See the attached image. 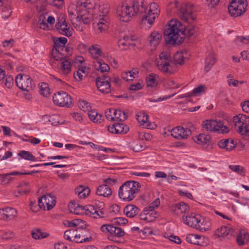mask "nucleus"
I'll return each mask as SVG.
<instances>
[{"instance_id": "nucleus-40", "label": "nucleus", "mask_w": 249, "mask_h": 249, "mask_svg": "<svg viewBox=\"0 0 249 249\" xmlns=\"http://www.w3.org/2000/svg\"><path fill=\"white\" fill-rule=\"evenodd\" d=\"M216 60L214 56L213 55H209L205 60L204 70L206 72L210 71L213 66L215 63Z\"/></svg>"}, {"instance_id": "nucleus-62", "label": "nucleus", "mask_w": 249, "mask_h": 249, "mask_svg": "<svg viewBox=\"0 0 249 249\" xmlns=\"http://www.w3.org/2000/svg\"><path fill=\"white\" fill-rule=\"evenodd\" d=\"M84 221L78 219H73L70 222H69L68 227H76L80 224V223H84Z\"/></svg>"}, {"instance_id": "nucleus-53", "label": "nucleus", "mask_w": 249, "mask_h": 249, "mask_svg": "<svg viewBox=\"0 0 249 249\" xmlns=\"http://www.w3.org/2000/svg\"><path fill=\"white\" fill-rule=\"evenodd\" d=\"M249 41V37H244L241 36H238L236 37L234 40L235 43L239 45L240 43H241L242 44H247Z\"/></svg>"}, {"instance_id": "nucleus-32", "label": "nucleus", "mask_w": 249, "mask_h": 249, "mask_svg": "<svg viewBox=\"0 0 249 249\" xmlns=\"http://www.w3.org/2000/svg\"><path fill=\"white\" fill-rule=\"evenodd\" d=\"M90 190L89 187L82 185H79L75 189V194H77L79 198H85L87 197Z\"/></svg>"}, {"instance_id": "nucleus-34", "label": "nucleus", "mask_w": 249, "mask_h": 249, "mask_svg": "<svg viewBox=\"0 0 249 249\" xmlns=\"http://www.w3.org/2000/svg\"><path fill=\"white\" fill-rule=\"evenodd\" d=\"M194 141L199 144H208L211 140V137L209 135L200 134L193 137Z\"/></svg>"}, {"instance_id": "nucleus-30", "label": "nucleus", "mask_w": 249, "mask_h": 249, "mask_svg": "<svg viewBox=\"0 0 249 249\" xmlns=\"http://www.w3.org/2000/svg\"><path fill=\"white\" fill-rule=\"evenodd\" d=\"M61 62L59 63L62 72L66 74H68L71 71V64L69 58L64 57L62 60H59Z\"/></svg>"}, {"instance_id": "nucleus-57", "label": "nucleus", "mask_w": 249, "mask_h": 249, "mask_svg": "<svg viewBox=\"0 0 249 249\" xmlns=\"http://www.w3.org/2000/svg\"><path fill=\"white\" fill-rule=\"evenodd\" d=\"M198 237V235H194V234H190L188 235L186 237V240L188 243L194 244L198 245V243L197 242H196L195 240L197 239Z\"/></svg>"}, {"instance_id": "nucleus-35", "label": "nucleus", "mask_w": 249, "mask_h": 249, "mask_svg": "<svg viewBox=\"0 0 249 249\" xmlns=\"http://www.w3.org/2000/svg\"><path fill=\"white\" fill-rule=\"evenodd\" d=\"M19 175V173L18 171H14L6 174H1L0 175V184L2 185L8 184L13 179V178L11 177V176H16Z\"/></svg>"}, {"instance_id": "nucleus-7", "label": "nucleus", "mask_w": 249, "mask_h": 249, "mask_svg": "<svg viewBox=\"0 0 249 249\" xmlns=\"http://www.w3.org/2000/svg\"><path fill=\"white\" fill-rule=\"evenodd\" d=\"M228 6L229 14L234 17L242 15L246 11L248 5L247 0H230Z\"/></svg>"}, {"instance_id": "nucleus-22", "label": "nucleus", "mask_w": 249, "mask_h": 249, "mask_svg": "<svg viewBox=\"0 0 249 249\" xmlns=\"http://www.w3.org/2000/svg\"><path fill=\"white\" fill-rule=\"evenodd\" d=\"M137 120L141 125L148 128L152 129L154 128V126H156L155 124H152L151 122H149L148 116L145 113L140 112L137 115Z\"/></svg>"}, {"instance_id": "nucleus-11", "label": "nucleus", "mask_w": 249, "mask_h": 249, "mask_svg": "<svg viewBox=\"0 0 249 249\" xmlns=\"http://www.w3.org/2000/svg\"><path fill=\"white\" fill-rule=\"evenodd\" d=\"M15 81L17 86L20 89L27 92L32 90L35 86L32 79L27 75L18 74Z\"/></svg>"}, {"instance_id": "nucleus-29", "label": "nucleus", "mask_w": 249, "mask_h": 249, "mask_svg": "<svg viewBox=\"0 0 249 249\" xmlns=\"http://www.w3.org/2000/svg\"><path fill=\"white\" fill-rule=\"evenodd\" d=\"M161 38V35L160 33L156 31L151 33L149 37V41L151 46L153 47V49L159 44Z\"/></svg>"}, {"instance_id": "nucleus-39", "label": "nucleus", "mask_w": 249, "mask_h": 249, "mask_svg": "<svg viewBox=\"0 0 249 249\" xmlns=\"http://www.w3.org/2000/svg\"><path fill=\"white\" fill-rule=\"evenodd\" d=\"M158 76L155 73L149 74L146 78V85L148 87H154L158 84Z\"/></svg>"}, {"instance_id": "nucleus-10", "label": "nucleus", "mask_w": 249, "mask_h": 249, "mask_svg": "<svg viewBox=\"0 0 249 249\" xmlns=\"http://www.w3.org/2000/svg\"><path fill=\"white\" fill-rule=\"evenodd\" d=\"M233 122L235 126H238V133L249 137V116L239 114L233 117Z\"/></svg>"}, {"instance_id": "nucleus-59", "label": "nucleus", "mask_w": 249, "mask_h": 249, "mask_svg": "<svg viewBox=\"0 0 249 249\" xmlns=\"http://www.w3.org/2000/svg\"><path fill=\"white\" fill-rule=\"evenodd\" d=\"M177 7V1L170 2L167 6V13L170 15L172 14V13L174 12V11H173V9L175 8H176Z\"/></svg>"}, {"instance_id": "nucleus-3", "label": "nucleus", "mask_w": 249, "mask_h": 249, "mask_svg": "<svg viewBox=\"0 0 249 249\" xmlns=\"http://www.w3.org/2000/svg\"><path fill=\"white\" fill-rule=\"evenodd\" d=\"M109 6L107 4L93 6L92 9V18L97 23L98 29L100 32L105 31L108 27Z\"/></svg>"}, {"instance_id": "nucleus-37", "label": "nucleus", "mask_w": 249, "mask_h": 249, "mask_svg": "<svg viewBox=\"0 0 249 249\" xmlns=\"http://www.w3.org/2000/svg\"><path fill=\"white\" fill-rule=\"evenodd\" d=\"M87 208L89 214L92 215L94 218H100L105 217V213L102 210H97L91 205H88Z\"/></svg>"}, {"instance_id": "nucleus-21", "label": "nucleus", "mask_w": 249, "mask_h": 249, "mask_svg": "<svg viewBox=\"0 0 249 249\" xmlns=\"http://www.w3.org/2000/svg\"><path fill=\"white\" fill-rule=\"evenodd\" d=\"M189 210V206L183 202L176 203L171 207L172 213L176 215H180L183 213H186Z\"/></svg>"}, {"instance_id": "nucleus-5", "label": "nucleus", "mask_w": 249, "mask_h": 249, "mask_svg": "<svg viewBox=\"0 0 249 249\" xmlns=\"http://www.w3.org/2000/svg\"><path fill=\"white\" fill-rule=\"evenodd\" d=\"M140 187V183L137 181H126L120 187L119 196L124 200L130 201L136 197Z\"/></svg>"}, {"instance_id": "nucleus-9", "label": "nucleus", "mask_w": 249, "mask_h": 249, "mask_svg": "<svg viewBox=\"0 0 249 249\" xmlns=\"http://www.w3.org/2000/svg\"><path fill=\"white\" fill-rule=\"evenodd\" d=\"M202 125L203 129L211 132L227 133L229 131V128L224 125L222 121L217 122L213 120H206L203 122Z\"/></svg>"}, {"instance_id": "nucleus-15", "label": "nucleus", "mask_w": 249, "mask_h": 249, "mask_svg": "<svg viewBox=\"0 0 249 249\" xmlns=\"http://www.w3.org/2000/svg\"><path fill=\"white\" fill-rule=\"evenodd\" d=\"M55 27L59 33L62 35L67 36H70L72 35V29H70L63 16L58 18Z\"/></svg>"}, {"instance_id": "nucleus-33", "label": "nucleus", "mask_w": 249, "mask_h": 249, "mask_svg": "<svg viewBox=\"0 0 249 249\" xmlns=\"http://www.w3.org/2000/svg\"><path fill=\"white\" fill-rule=\"evenodd\" d=\"M93 63L95 70L102 73L107 72L110 69L108 65L104 63L102 60H94Z\"/></svg>"}, {"instance_id": "nucleus-64", "label": "nucleus", "mask_w": 249, "mask_h": 249, "mask_svg": "<svg viewBox=\"0 0 249 249\" xmlns=\"http://www.w3.org/2000/svg\"><path fill=\"white\" fill-rule=\"evenodd\" d=\"M242 110L246 113H249V101H246L241 104Z\"/></svg>"}, {"instance_id": "nucleus-58", "label": "nucleus", "mask_w": 249, "mask_h": 249, "mask_svg": "<svg viewBox=\"0 0 249 249\" xmlns=\"http://www.w3.org/2000/svg\"><path fill=\"white\" fill-rule=\"evenodd\" d=\"M229 168L235 172L241 175V173L243 172L244 168L240 165H231L229 166Z\"/></svg>"}, {"instance_id": "nucleus-1", "label": "nucleus", "mask_w": 249, "mask_h": 249, "mask_svg": "<svg viewBox=\"0 0 249 249\" xmlns=\"http://www.w3.org/2000/svg\"><path fill=\"white\" fill-rule=\"evenodd\" d=\"M159 13V5L155 2L150 4L147 12L143 0H135L130 3H123L118 6L117 9L120 20L123 22L129 21L132 17L137 14L143 13L142 21H146L149 25L153 24Z\"/></svg>"}, {"instance_id": "nucleus-48", "label": "nucleus", "mask_w": 249, "mask_h": 249, "mask_svg": "<svg viewBox=\"0 0 249 249\" xmlns=\"http://www.w3.org/2000/svg\"><path fill=\"white\" fill-rule=\"evenodd\" d=\"M207 87L205 85H200L193 90L194 95L198 96L204 93L207 90Z\"/></svg>"}, {"instance_id": "nucleus-16", "label": "nucleus", "mask_w": 249, "mask_h": 249, "mask_svg": "<svg viewBox=\"0 0 249 249\" xmlns=\"http://www.w3.org/2000/svg\"><path fill=\"white\" fill-rule=\"evenodd\" d=\"M191 134V130L188 128H184L182 126H177L172 129L171 131V135L175 138L178 140L186 139Z\"/></svg>"}, {"instance_id": "nucleus-46", "label": "nucleus", "mask_w": 249, "mask_h": 249, "mask_svg": "<svg viewBox=\"0 0 249 249\" xmlns=\"http://www.w3.org/2000/svg\"><path fill=\"white\" fill-rule=\"evenodd\" d=\"M184 56L182 52H177L174 55L173 61L174 63L182 65L184 63Z\"/></svg>"}, {"instance_id": "nucleus-2", "label": "nucleus", "mask_w": 249, "mask_h": 249, "mask_svg": "<svg viewBox=\"0 0 249 249\" xmlns=\"http://www.w3.org/2000/svg\"><path fill=\"white\" fill-rule=\"evenodd\" d=\"M184 32L180 21L171 20L164 29L163 35L166 42L172 45L182 43L184 41Z\"/></svg>"}, {"instance_id": "nucleus-8", "label": "nucleus", "mask_w": 249, "mask_h": 249, "mask_svg": "<svg viewBox=\"0 0 249 249\" xmlns=\"http://www.w3.org/2000/svg\"><path fill=\"white\" fill-rule=\"evenodd\" d=\"M193 7L191 3L182 4L178 10V15L182 20L191 23L196 19V15L193 11Z\"/></svg>"}, {"instance_id": "nucleus-60", "label": "nucleus", "mask_w": 249, "mask_h": 249, "mask_svg": "<svg viewBox=\"0 0 249 249\" xmlns=\"http://www.w3.org/2000/svg\"><path fill=\"white\" fill-rule=\"evenodd\" d=\"M13 78L11 76H7L5 78L4 85L8 88H10L13 85Z\"/></svg>"}, {"instance_id": "nucleus-38", "label": "nucleus", "mask_w": 249, "mask_h": 249, "mask_svg": "<svg viewBox=\"0 0 249 249\" xmlns=\"http://www.w3.org/2000/svg\"><path fill=\"white\" fill-rule=\"evenodd\" d=\"M89 52L95 60H98L99 57L101 55L102 52L101 49L97 45H93L89 48Z\"/></svg>"}, {"instance_id": "nucleus-55", "label": "nucleus", "mask_w": 249, "mask_h": 249, "mask_svg": "<svg viewBox=\"0 0 249 249\" xmlns=\"http://www.w3.org/2000/svg\"><path fill=\"white\" fill-rule=\"evenodd\" d=\"M14 233L10 231H7L2 232L1 234V237L4 240H8L13 238Z\"/></svg>"}, {"instance_id": "nucleus-41", "label": "nucleus", "mask_w": 249, "mask_h": 249, "mask_svg": "<svg viewBox=\"0 0 249 249\" xmlns=\"http://www.w3.org/2000/svg\"><path fill=\"white\" fill-rule=\"evenodd\" d=\"M88 206H82L79 204H74L73 209L74 210L72 212L78 215H83L86 214L87 215L89 214V211H88Z\"/></svg>"}, {"instance_id": "nucleus-20", "label": "nucleus", "mask_w": 249, "mask_h": 249, "mask_svg": "<svg viewBox=\"0 0 249 249\" xmlns=\"http://www.w3.org/2000/svg\"><path fill=\"white\" fill-rule=\"evenodd\" d=\"M200 216L195 213H191L187 215L182 216V221L184 224L189 227L195 228Z\"/></svg>"}, {"instance_id": "nucleus-18", "label": "nucleus", "mask_w": 249, "mask_h": 249, "mask_svg": "<svg viewBox=\"0 0 249 249\" xmlns=\"http://www.w3.org/2000/svg\"><path fill=\"white\" fill-rule=\"evenodd\" d=\"M17 217V210L11 207H6L0 209V219L9 221Z\"/></svg>"}, {"instance_id": "nucleus-47", "label": "nucleus", "mask_w": 249, "mask_h": 249, "mask_svg": "<svg viewBox=\"0 0 249 249\" xmlns=\"http://www.w3.org/2000/svg\"><path fill=\"white\" fill-rule=\"evenodd\" d=\"M117 134H125L129 130L128 126L123 123L115 124Z\"/></svg>"}, {"instance_id": "nucleus-36", "label": "nucleus", "mask_w": 249, "mask_h": 249, "mask_svg": "<svg viewBox=\"0 0 249 249\" xmlns=\"http://www.w3.org/2000/svg\"><path fill=\"white\" fill-rule=\"evenodd\" d=\"M132 40V37L124 36L123 38L118 40V45L121 50H125L130 47L131 45L130 41Z\"/></svg>"}, {"instance_id": "nucleus-42", "label": "nucleus", "mask_w": 249, "mask_h": 249, "mask_svg": "<svg viewBox=\"0 0 249 249\" xmlns=\"http://www.w3.org/2000/svg\"><path fill=\"white\" fill-rule=\"evenodd\" d=\"M232 231V229H231L227 226H223L216 230L215 234L220 237L227 236L230 234H231Z\"/></svg>"}, {"instance_id": "nucleus-19", "label": "nucleus", "mask_w": 249, "mask_h": 249, "mask_svg": "<svg viewBox=\"0 0 249 249\" xmlns=\"http://www.w3.org/2000/svg\"><path fill=\"white\" fill-rule=\"evenodd\" d=\"M65 49V46L62 45V44H56V40L54 41V46L52 50V56L56 61L62 60L65 57V54L63 53Z\"/></svg>"}, {"instance_id": "nucleus-13", "label": "nucleus", "mask_w": 249, "mask_h": 249, "mask_svg": "<svg viewBox=\"0 0 249 249\" xmlns=\"http://www.w3.org/2000/svg\"><path fill=\"white\" fill-rule=\"evenodd\" d=\"M110 82L111 78L106 75L98 76L96 79V85L98 89L104 94L110 92Z\"/></svg>"}, {"instance_id": "nucleus-45", "label": "nucleus", "mask_w": 249, "mask_h": 249, "mask_svg": "<svg viewBox=\"0 0 249 249\" xmlns=\"http://www.w3.org/2000/svg\"><path fill=\"white\" fill-rule=\"evenodd\" d=\"M18 155L21 158L28 160L35 161L36 160V157L33 154L27 151H21L18 153Z\"/></svg>"}, {"instance_id": "nucleus-56", "label": "nucleus", "mask_w": 249, "mask_h": 249, "mask_svg": "<svg viewBox=\"0 0 249 249\" xmlns=\"http://www.w3.org/2000/svg\"><path fill=\"white\" fill-rule=\"evenodd\" d=\"M113 222L117 225H124L128 222L127 219L123 217H117L113 219Z\"/></svg>"}, {"instance_id": "nucleus-44", "label": "nucleus", "mask_w": 249, "mask_h": 249, "mask_svg": "<svg viewBox=\"0 0 249 249\" xmlns=\"http://www.w3.org/2000/svg\"><path fill=\"white\" fill-rule=\"evenodd\" d=\"M39 89L40 90V93L41 95L48 97L50 95V89L48 84L46 83H41L38 85Z\"/></svg>"}, {"instance_id": "nucleus-49", "label": "nucleus", "mask_w": 249, "mask_h": 249, "mask_svg": "<svg viewBox=\"0 0 249 249\" xmlns=\"http://www.w3.org/2000/svg\"><path fill=\"white\" fill-rule=\"evenodd\" d=\"M116 114H114L115 118L120 121H124L127 118V115L124 111L120 110H116Z\"/></svg>"}, {"instance_id": "nucleus-25", "label": "nucleus", "mask_w": 249, "mask_h": 249, "mask_svg": "<svg viewBox=\"0 0 249 249\" xmlns=\"http://www.w3.org/2000/svg\"><path fill=\"white\" fill-rule=\"evenodd\" d=\"M211 222L209 219L203 218L201 220L199 218V222L197 223L196 229L201 231H204L210 230L211 228Z\"/></svg>"}, {"instance_id": "nucleus-26", "label": "nucleus", "mask_w": 249, "mask_h": 249, "mask_svg": "<svg viewBox=\"0 0 249 249\" xmlns=\"http://www.w3.org/2000/svg\"><path fill=\"white\" fill-rule=\"evenodd\" d=\"M96 194L104 197H109L112 194V190L107 184L100 185L96 191Z\"/></svg>"}, {"instance_id": "nucleus-14", "label": "nucleus", "mask_w": 249, "mask_h": 249, "mask_svg": "<svg viewBox=\"0 0 249 249\" xmlns=\"http://www.w3.org/2000/svg\"><path fill=\"white\" fill-rule=\"evenodd\" d=\"M39 207L45 209L47 207L48 210L52 209L55 205L56 201L54 196L51 194H47L40 197L38 200Z\"/></svg>"}, {"instance_id": "nucleus-23", "label": "nucleus", "mask_w": 249, "mask_h": 249, "mask_svg": "<svg viewBox=\"0 0 249 249\" xmlns=\"http://www.w3.org/2000/svg\"><path fill=\"white\" fill-rule=\"evenodd\" d=\"M158 216V214L156 212H151L148 211L145 208L143 211L140 214V218L141 220L149 222L152 221Z\"/></svg>"}, {"instance_id": "nucleus-54", "label": "nucleus", "mask_w": 249, "mask_h": 249, "mask_svg": "<svg viewBox=\"0 0 249 249\" xmlns=\"http://www.w3.org/2000/svg\"><path fill=\"white\" fill-rule=\"evenodd\" d=\"M121 76L123 79L126 81L133 80L134 79L133 74H131L129 71L122 72Z\"/></svg>"}, {"instance_id": "nucleus-63", "label": "nucleus", "mask_w": 249, "mask_h": 249, "mask_svg": "<svg viewBox=\"0 0 249 249\" xmlns=\"http://www.w3.org/2000/svg\"><path fill=\"white\" fill-rule=\"evenodd\" d=\"M79 107L84 111L89 110L88 107H89V103L85 101H82L79 103Z\"/></svg>"}, {"instance_id": "nucleus-12", "label": "nucleus", "mask_w": 249, "mask_h": 249, "mask_svg": "<svg viewBox=\"0 0 249 249\" xmlns=\"http://www.w3.org/2000/svg\"><path fill=\"white\" fill-rule=\"evenodd\" d=\"M53 103L59 107H70L72 105L71 96L64 91L58 92L53 96Z\"/></svg>"}, {"instance_id": "nucleus-51", "label": "nucleus", "mask_w": 249, "mask_h": 249, "mask_svg": "<svg viewBox=\"0 0 249 249\" xmlns=\"http://www.w3.org/2000/svg\"><path fill=\"white\" fill-rule=\"evenodd\" d=\"M38 23L40 25V28L44 30L48 29L49 26L47 22H46V18L44 15H40L39 18Z\"/></svg>"}, {"instance_id": "nucleus-61", "label": "nucleus", "mask_w": 249, "mask_h": 249, "mask_svg": "<svg viewBox=\"0 0 249 249\" xmlns=\"http://www.w3.org/2000/svg\"><path fill=\"white\" fill-rule=\"evenodd\" d=\"M82 72L84 73L85 71L83 69H78L76 71V74H73L74 78L77 81H80L82 79L83 75Z\"/></svg>"}, {"instance_id": "nucleus-31", "label": "nucleus", "mask_w": 249, "mask_h": 249, "mask_svg": "<svg viewBox=\"0 0 249 249\" xmlns=\"http://www.w3.org/2000/svg\"><path fill=\"white\" fill-rule=\"evenodd\" d=\"M31 235L32 238L35 240H41L47 238L49 236L50 234L44 232L40 229H34L31 231Z\"/></svg>"}, {"instance_id": "nucleus-6", "label": "nucleus", "mask_w": 249, "mask_h": 249, "mask_svg": "<svg viewBox=\"0 0 249 249\" xmlns=\"http://www.w3.org/2000/svg\"><path fill=\"white\" fill-rule=\"evenodd\" d=\"M172 57L170 53L164 51L161 53L156 60L157 67L159 71L166 75H170L173 73V70L171 66Z\"/></svg>"}, {"instance_id": "nucleus-17", "label": "nucleus", "mask_w": 249, "mask_h": 249, "mask_svg": "<svg viewBox=\"0 0 249 249\" xmlns=\"http://www.w3.org/2000/svg\"><path fill=\"white\" fill-rule=\"evenodd\" d=\"M101 230L103 231H107L110 233V235H113L116 237H121L124 235L125 232L121 228L114 226L112 224H105L101 227Z\"/></svg>"}, {"instance_id": "nucleus-4", "label": "nucleus", "mask_w": 249, "mask_h": 249, "mask_svg": "<svg viewBox=\"0 0 249 249\" xmlns=\"http://www.w3.org/2000/svg\"><path fill=\"white\" fill-rule=\"evenodd\" d=\"M93 6L92 0H78L75 8L77 18L84 24H89L92 19L91 12Z\"/></svg>"}, {"instance_id": "nucleus-24", "label": "nucleus", "mask_w": 249, "mask_h": 249, "mask_svg": "<svg viewBox=\"0 0 249 249\" xmlns=\"http://www.w3.org/2000/svg\"><path fill=\"white\" fill-rule=\"evenodd\" d=\"M140 212L138 207L134 205H128L124 210V213L127 217L133 218L137 215Z\"/></svg>"}, {"instance_id": "nucleus-43", "label": "nucleus", "mask_w": 249, "mask_h": 249, "mask_svg": "<svg viewBox=\"0 0 249 249\" xmlns=\"http://www.w3.org/2000/svg\"><path fill=\"white\" fill-rule=\"evenodd\" d=\"M130 148L135 152L142 151L144 149V146L139 141H133L129 143Z\"/></svg>"}, {"instance_id": "nucleus-28", "label": "nucleus", "mask_w": 249, "mask_h": 249, "mask_svg": "<svg viewBox=\"0 0 249 249\" xmlns=\"http://www.w3.org/2000/svg\"><path fill=\"white\" fill-rule=\"evenodd\" d=\"M236 241L239 246H244L249 242V233L240 231L237 235Z\"/></svg>"}, {"instance_id": "nucleus-52", "label": "nucleus", "mask_w": 249, "mask_h": 249, "mask_svg": "<svg viewBox=\"0 0 249 249\" xmlns=\"http://www.w3.org/2000/svg\"><path fill=\"white\" fill-rule=\"evenodd\" d=\"M116 109L114 108L107 109L105 111V116L108 120L113 121L115 117L114 114H116Z\"/></svg>"}, {"instance_id": "nucleus-50", "label": "nucleus", "mask_w": 249, "mask_h": 249, "mask_svg": "<svg viewBox=\"0 0 249 249\" xmlns=\"http://www.w3.org/2000/svg\"><path fill=\"white\" fill-rule=\"evenodd\" d=\"M183 30H184V38L185 37V35L187 32L189 36H193L197 30V28L194 25L188 26L187 28H183Z\"/></svg>"}, {"instance_id": "nucleus-27", "label": "nucleus", "mask_w": 249, "mask_h": 249, "mask_svg": "<svg viewBox=\"0 0 249 249\" xmlns=\"http://www.w3.org/2000/svg\"><path fill=\"white\" fill-rule=\"evenodd\" d=\"M218 145L219 147L225 149L228 151H231L235 147L234 141L230 139L220 141L218 143Z\"/></svg>"}]
</instances>
